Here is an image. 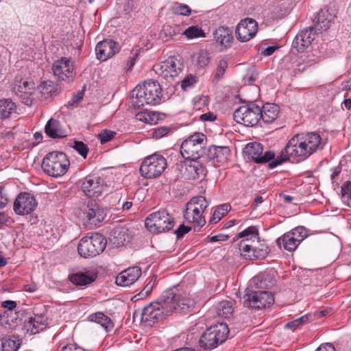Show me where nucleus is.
Returning a JSON list of instances; mask_svg holds the SVG:
<instances>
[{
  "label": "nucleus",
  "mask_w": 351,
  "mask_h": 351,
  "mask_svg": "<svg viewBox=\"0 0 351 351\" xmlns=\"http://www.w3.org/2000/svg\"><path fill=\"white\" fill-rule=\"evenodd\" d=\"M194 307V301L183 297L172 289L164 291L158 300L144 307L141 312L135 311L134 320L137 319L146 327L153 325L172 313H187Z\"/></svg>",
  "instance_id": "f257e3e1"
},
{
  "label": "nucleus",
  "mask_w": 351,
  "mask_h": 351,
  "mask_svg": "<svg viewBox=\"0 0 351 351\" xmlns=\"http://www.w3.org/2000/svg\"><path fill=\"white\" fill-rule=\"evenodd\" d=\"M324 145L321 136L317 132L297 134L288 141L281 155L269 163V168L274 169L287 160L302 162L322 150Z\"/></svg>",
  "instance_id": "f03ea898"
},
{
  "label": "nucleus",
  "mask_w": 351,
  "mask_h": 351,
  "mask_svg": "<svg viewBox=\"0 0 351 351\" xmlns=\"http://www.w3.org/2000/svg\"><path fill=\"white\" fill-rule=\"evenodd\" d=\"M162 90L156 81H145L142 85L136 86L132 92L131 103L135 108H143L145 106L160 104Z\"/></svg>",
  "instance_id": "7ed1b4c3"
},
{
  "label": "nucleus",
  "mask_w": 351,
  "mask_h": 351,
  "mask_svg": "<svg viewBox=\"0 0 351 351\" xmlns=\"http://www.w3.org/2000/svg\"><path fill=\"white\" fill-rule=\"evenodd\" d=\"M69 165V160L64 153L53 151L43 158L41 167L45 174L58 178L67 172Z\"/></svg>",
  "instance_id": "20e7f679"
},
{
  "label": "nucleus",
  "mask_w": 351,
  "mask_h": 351,
  "mask_svg": "<svg viewBox=\"0 0 351 351\" xmlns=\"http://www.w3.org/2000/svg\"><path fill=\"white\" fill-rule=\"evenodd\" d=\"M229 332L226 323L213 325L201 335L198 341L199 346L206 350H213L227 339Z\"/></svg>",
  "instance_id": "39448f33"
},
{
  "label": "nucleus",
  "mask_w": 351,
  "mask_h": 351,
  "mask_svg": "<svg viewBox=\"0 0 351 351\" xmlns=\"http://www.w3.org/2000/svg\"><path fill=\"white\" fill-rule=\"evenodd\" d=\"M208 206V202L203 196L193 197L186 205L184 212L185 221L193 223L195 228H201L206 223L203 213Z\"/></svg>",
  "instance_id": "423d86ee"
},
{
  "label": "nucleus",
  "mask_w": 351,
  "mask_h": 351,
  "mask_svg": "<svg viewBox=\"0 0 351 351\" xmlns=\"http://www.w3.org/2000/svg\"><path fill=\"white\" fill-rule=\"evenodd\" d=\"M206 141V136L202 133L191 135L181 145V155L185 159H199L205 152Z\"/></svg>",
  "instance_id": "0eeeda50"
},
{
  "label": "nucleus",
  "mask_w": 351,
  "mask_h": 351,
  "mask_svg": "<svg viewBox=\"0 0 351 351\" xmlns=\"http://www.w3.org/2000/svg\"><path fill=\"white\" fill-rule=\"evenodd\" d=\"M106 240L99 233H92L90 236L83 237L77 246L79 254L84 258L95 257L106 248Z\"/></svg>",
  "instance_id": "6e6552de"
},
{
  "label": "nucleus",
  "mask_w": 351,
  "mask_h": 351,
  "mask_svg": "<svg viewBox=\"0 0 351 351\" xmlns=\"http://www.w3.org/2000/svg\"><path fill=\"white\" fill-rule=\"evenodd\" d=\"M174 224L173 217L165 209H161L149 215L145 219V226L154 233L169 231L173 228Z\"/></svg>",
  "instance_id": "1a4fd4ad"
},
{
  "label": "nucleus",
  "mask_w": 351,
  "mask_h": 351,
  "mask_svg": "<svg viewBox=\"0 0 351 351\" xmlns=\"http://www.w3.org/2000/svg\"><path fill=\"white\" fill-rule=\"evenodd\" d=\"M167 165V160L162 155L154 154L144 159L140 167V173L145 178H156L162 175Z\"/></svg>",
  "instance_id": "9d476101"
},
{
  "label": "nucleus",
  "mask_w": 351,
  "mask_h": 351,
  "mask_svg": "<svg viewBox=\"0 0 351 351\" xmlns=\"http://www.w3.org/2000/svg\"><path fill=\"white\" fill-rule=\"evenodd\" d=\"M261 107L254 103L240 106L234 114V120L247 127L255 126L261 120Z\"/></svg>",
  "instance_id": "9b49d317"
},
{
  "label": "nucleus",
  "mask_w": 351,
  "mask_h": 351,
  "mask_svg": "<svg viewBox=\"0 0 351 351\" xmlns=\"http://www.w3.org/2000/svg\"><path fill=\"white\" fill-rule=\"evenodd\" d=\"M176 166L180 177L186 180H202L206 175V167L195 159H186L177 162Z\"/></svg>",
  "instance_id": "f8f14e48"
},
{
  "label": "nucleus",
  "mask_w": 351,
  "mask_h": 351,
  "mask_svg": "<svg viewBox=\"0 0 351 351\" xmlns=\"http://www.w3.org/2000/svg\"><path fill=\"white\" fill-rule=\"evenodd\" d=\"M274 302L273 294L267 291H250L243 298V306L252 309L265 308Z\"/></svg>",
  "instance_id": "ddd939ff"
},
{
  "label": "nucleus",
  "mask_w": 351,
  "mask_h": 351,
  "mask_svg": "<svg viewBox=\"0 0 351 351\" xmlns=\"http://www.w3.org/2000/svg\"><path fill=\"white\" fill-rule=\"evenodd\" d=\"M80 210L82 219L91 225L99 226L106 216V210L93 200L83 204Z\"/></svg>",
  "instance_id": "4468645a"
},
{
  "label": "nucleus",
  "mask_w": 351,
  "mask_h": 351,
  "mask_svg": "<svg viewBox=\"0 0 351 351\" xmlns=\"http://www.w3.org/2000/svg\"><path fill=\"white\" fill-rule=\"evenodd\" d=\"M307 235L308 231L304 227L298 226L284 234L276 242L279 246L282 245L285 250L293 252Z\"/></svg>",
  "instance_id": "2eb2a0df"
},
{
  "label": "nucleus",
  "mask_w": 351,
  "mask_h": 351,
  "mask_svg": "<svg viewBox=\"0 0 351 351\" xmlns=\"http://www.w3.org/2000/svg\"><path fill=\"white\" fill-rule=\"evenodd\" d=\"M52 70L59 80L67 82L73 81L76 74L73 61L71 58L62 57L56 60L53 64Z\"/></svg>",
  "instance_id": "dca6fc26"
},
{
  "label": "nucleus",
  "mask_w": 351,
  "mask_h": 351,
  "mask_svg": "<svg viewBox=\"0 0 351 351\" xmlns=\"http://www.w3.org/2000/svg\"><path fill=\"white\" fill-rule=\"evenodd\" d=\"M263 152V147L262 145L256 142L247 144L243 149V153L247 158L258 164L266 163L271 159H275L274 152L267 151L264 154Z\"/></svg>",
  "instance_id": "f3484780"
},
{
  "label": "nucleus",
  "mask_w": 351,
  "mask_h": 351,
  "mask_svg": "<svg viewBox=\"0 0 351 351\" xmlns=\"http://www.w3.org/2000/svg\"><path fill=\"white\" fill-rule=\"evenodd\" d=\"M80 182L82 191L89 197L101 195L106 188L104 180L98 176L90 175L80 180Z\"/></svg>",
  "instance_id": "a211bd4d"
},
{
  "label": "nucleus",
  "mask_w": 351,
  "mask_h": 351,
  "mask_svg": "<svg viewBox=\"0 0 351 351\" xmlns=\"http://www.w3.org/2000/svg\"><path fill=\"white\" fill-rule=\"evenodd\" d=\"M182 69L183 64L180 60L173 58H169L162 62L156 71L160 77L165 79L168 82H171L174 77L178 75Z\"/></svg>",
  "instance_id": "6ab92c4d"
},
{
  "label": "nucleus",
  "mask_w": 351,
  "mask_h": 351,
  "mask_svg": "<svg viewBox=\"0 0 351 351\" xmlns=\"http://www.w3.org/2000/svg\"><path fill=\"white\" fill-rule=\"evenodd\" d=\"M35 86L34 83L29 82L27 79H16V83L13 87V91L25 105L29 106L33 103V93Z\"/></svg>",
  "instance_id": "aec40b11"
},
{
  "label": "nucleus",
  "mask_w": 351,
  "mask_h": 351,
  "mask_svg": "<svg viewBox=\"0 0 351 351\" xmlns=\"http://www.w3.org/2000/svg\"><path fill=\"white\" fill-rule=\"evenodd\" d=\"M37 206L35 197L29 193H21L16 198L13 209L16 215H25L34 210Z\"/></svg>",
  "instance_id": "412c9836"
},
{
  "label": "nucleus",
  "mask_w": 351,
  "mask_h": 351,
  "mask_svg": "<svg viewBox=\"0 0 351 351\" xmlns=\"http://www.w3.org/2000/svg\"><path fill=\"white\" fill-rule=\"evenodd\" d=\"M239 249L241 255L246 259H263L268 254V247L265 245H261L259 248L252 243H247V241L242 240L239 245Z\"/></svg>",
  "instance_id": "4be33fe9"
},
{
  "label": "nucleus",
  "mask_w": 351,
  "mask_h": 351,
  "mask_svg": "<svg viewBox=\"0 0 351 351\" xmlns=\"http://www.w3.org/2000/svg\"><path fill=\"white\" fill-rule=\"evenodd\" d=\"M317 32L315 27H309L302 29L295 37L292 46L299 53L304 52L312 43V41L315 38Z\"/></svg>",
  "instance_id": "5701e85b"
},
{
  "label": "nucleus",
  "mask_w": 351,
  "mask_h": 351,
  "mask_svg": "<svg viewBox=\"0 0 351 351\" xmlns=\"http://www.w3.org/2000/svg\"><path fill=\"white\" fill-rule=\"evenodd\" d=\"M119 51V44L110 39L100 41L95 47L97 58L101 61L107 60L118 53Z\"/></svg>",
  "instance_id": "b1692460"
},
{
  "label": "nucleus",
  "mask_w": 351,
  "mask_h": 351,
  "mask_svg": "<svg viewBox=\"0 0 351 351\" xmlns=\"http://www.w3.org/2000/svg\"><path fill=\"white\" fill-rule=\"evenodd\" d=\"M141 276L139 267H132L121 271L116 278V283L119 286L128 287L134 284Z\"/></svg>",
  "instance_id": "393cba45"
},
{
  "label": "nucleus",
  "mask_w": 351,
  "mask_h": 351,
  "mask_svg": "<svg viewBox=\"0 0 351 351\" xmlns=\"http://www.w3.org/2000/svg\"><path fill=\"white\" fill-rule=\"evenodd\" d=\"M214 39L219 47V51H222L232 46L234 37L230 29L219 27L214 33Z\"/></svg>",
  "instance_id": "a878e982"
},
{
  "label": "nucleus",
  "mask_w": 351,
  "mask_h": 351,
  "mask_svg": "<svg viewBox=\"0 0 351 351\" xmlns=\"http://www.w3.org/2000/svg\"><path fill=\"white\" fill-rule=\"evenodd\" d=\"M258 23H238L236 28L237 39L241 42H247L256 34Z\"/></svg>",
  "instance_id": "bb28decb"
},
{
  "label": "nucleus",
  "mask_w": 351,
  "mask_h": 351,
  "mask_svg": "<svg viewBox=\"0 0 351 351\" xmlns=\"http://www.w3.org/2000/svg\"><path fill=\"white\" fill-rule=\"evenodd\" d=\"M48 325L47 318L43 314L35 315L34 317H30L29 319L25 323L24 326L27 332L32 335L37 334L46 328Z\"/></svg>",
  "instance_id": "cd10ccee"
},
{
  "label": "nucleus",
  "mask_w": 351,
  "mask_h": 351,
  "mask_svg": "<svg viewBox=\"0 0 351 351\" xmlns=\"http://www.w3.org/2000/svg\"><path fill=\"white\" fill-rule=\"evenodd\" d=\"M230 154V149L227 146L211 145L207 149L208 158L217 162H226Z\"/></svg>",
  "instance_id": "c85d7f7f"
},
{
  "label": "nucleus",
  "mask_w": 351,
  "mask_h": 351,
  "mask_svg": "<svg viewBox=\"0 0 351 351\" xmlns=\"http://www.w3.org/2000/svg\"><path fill=\"white\" fill-rule=\"evenodd\" d=\"M97 278V274L90 270L78 271L69 275L70 281L77 286H86L92 283Z\"/></svg>",
  "instance_id": "c756f323"
},
{
  "label": "nucleus",
  "mask_w": 351,
  "mask_h": 351,
  "mask_svg": "<svg viewBox=\"0 0 351 351\" xmlns=\"http://www.w3.org/2000/svg\"><path fill=\"white\" fill-rule=\"evenodd\" d=\"M45 133L52 138H62L66 136V131L59 121L50 119L45 125Z\"/></svg>",
  "instance_id": "7c9ffc66"
},
{
  "label": "nucleus",
  "mask_w": 351,
  "mask_h": 351,
  "mask_svg": "<svg viewBox=\"0 0 351 351\" xmlns=\"http://www.w3.org/2000/svg\"><path fill=\"white\" fill-rule=\"evenodd\" d=\"M261 119L265 123H270L277 119L280 108L276 104H266L261 108Z\"/></svg>",
  "instance_id": "2f4dec72"
},
{
  "label": "nucleus",
  "mask_w": 351,
  "mask_h": 351,
  "mask_svg": "<svg viewBox=\"0 0 351 351\" xmlns=\"http://www.w3.org/2000/svg\"><path fill=\"white\" fill-rule=\"evenodd\" d=\"M128 230L125 228H118L113 230L110 241L117 247L124 245L130 241Z\"/></svg>",
  "instance_id": "473e14b6"
},
{
  "label": "nucleus",
  "mask_w": 351,
  "mask_h": 351,
  "mask_svg": "<svg viewBox=\"0 0 351 351\" xmlns=\"http://www.w3.org/2000/svg\"><path fill=\"white\" fill-rule=\"evenodd\" d=\"M16 105L10 99H0V120L9 118L12 114L16 112Z\"/></svg>",
  "instance_id": "72a5a7b5"
},
{
  "label": "nucleus",
  "mask_w": 351,
  "mask_h": 351,
  "mask_svg": "<svg viewBox=\"0 0 351 351\" xmlns=\"http://www.w3.org/2000/svg\"><path fill=\"white\" fill-rule=\"evenodd\" d=\"M234 302L232 300H223L218 303L216 311L219 317L229 318L234 312Z\"/></svg>",
  "instance_id": "f704fd0d"
},
{
  "label": "nucleus",
  "mask_w": 351,
  "mask_h": 351,
  "mask_svg": "<svg viewBox=\"0 0 351 351\" xmlns=\"http://www.w3.org/2000/svg\"><path fill=\"white\" fill-rule=\"evenodd\" d=\"M180 32V27L179 25L175 23H166L162 25L160 31L159 36L163 41H168L174 36L179 34Z\"/></svg>",
  "instance_id": "c9c22d12"
},
{
  "label": "nucleus",
  "mask_w": 351,
  "mask_h": 351,
  "mask_svg": "<svg viewBox=\"0 0 351 351\" xmlns=\"http://www.w3.org/2000/svg\"><path fill=\"white\" fill-rule=\"evenodd\" d=\"M21 339L16 336L5 337L1 340V351H17L21 345Z\"/></svg>",
  "instance_id": "e433bc0d"
},
{
  "label": "nucleus",
  "mask_w": 351,
  "mask_h": 351,
  "mask_svg": "<svg viewBox=\"0 0 351 351\" xmlns=\"http://www.w3.org/2000/svg\"><path fill=\"white\" fill-rule=\"evenodd\" d=\"M337 17V12L332 8L325 7L317 14L313 22H332Z\"/></svg>",
  "instance_id": "4c0bfd02"
},
{
  "label": "nucleus",
  "mask_w": 351,
  "mask_h": 351,
  "mask_svg": "<svg viewBox=\"0 0 351 351\" xmlns=\"http://www.w3.org/2000/svg\"><path fill=\"white\" fill-rule=\"evenodd\" d=\"M18 319L17 313L10 311L0 314V324L8 329L14 328Z\"/></svg>",
  "instance_id": "58836bf2"
},
{
  "label": "nucleus",
  "mask_w": 351,
  "mask_h": 351,
  "mask_svg": "<svg viewBox=\"0 0 351 351\" xmlns=\"http://www.w3.org/2000/svg\"><path fill=\"white\" fill-rule=\"evenodd\" d=\"M238 237L243 238L247 243L255 242L258 239V230L255 226H250L238 234Z\"/></svg>",
  "instance_id": "ea45409f"
},
{
  "label": "nucleus",
  "mask_w": 351,
  "mask_h": 351,
  "mask_svg": "<svg viewBox=\"0 0 351 351\" xmlns=\"http://www.w3.org/2000/svg\"><path fill=\"white\" fill-rule=\"evenodd\" d=\"M230 209L229 204H222L218 206L213 212V215L209 220L210 223H217L219 220L228 213Z\"/></svg>",
  "instance_id": "a19ab883"
},
{
  "label": "nucleus",
  "mask_w": 351,
  "mask_h": 351,
  "mask_svg": "<svg viewBox=\"0 0 351 351\" xmlns=\"http://www.w3.org/2000/svg\"><path fill=\"white\" fill-rule=\"evenodd\" d=\"M184 35L189 39H193L197 38H204L205 33L202 28L197 26H191L185 29L183 33Z\"/></svg>",
  "instance_id": "79ce46f5"
},
{
  "label": "nucleus",
  "mask_w": 351,
  "mask_h": 351,
  "mask_svg": "<svg viewBox=\"0 0 351 351\" xmlns=\"http://www.w3.org/2000/svg\"><path fill=\"white\" fill-rule=\"evenodd\" d=\"M89 320L99 324H100L103 321H107L106 324H108V327H114L112 320L101 312H97L90 315Z\"/></svg>",
  "instance_id": "37998d69"
},
{
  "label": "nucleus",
  "mask_w": 351,
  "mask_h": 351,
  "mask_svg": "<svg viewBox=\"0 0 351 351\" xmlns=\"http://www.w3.org/2000/svg\"><path fill=\"white\" fill-rule=\"evenodd\" d=\"M228 59L225 58H222L219 60L216 73L215 75V78L217 80H219L223 77L224 73L228 68Z\"/></svg>",
  "instance_id": "c03bdc74"
},
{
  "label": "nucleus",
  "mask_w": 351,
  "mask_h": 351,
  "mask_svg": "<svg viewBox=\"0 0 351 351\" xmlns=\"http://www.w3.org/2000/svg\"><path fill=\"white\" fill-rule=\"evenodd\" d=\"M308 322V319L306 316H302L298 319H294L291 322L286 324L285 327L288 329L295 330L300 326L307 324Z\"/></svg>",
  "instance_id": "a18cd8bd"
},
{
  "label": "nucleus",
  "mask_w": 351,
  "mask_h": 351,
  "mask_svg": "<svg viewBox=\"0 0 351 351\" xmlns=\"http://www.w3.org/2000/svg\"><path fill=\"white\" fill-rule=\"evenodd\" d=\"M72 147L76 150L84 158L87 157L88 152L89 151L87 145L82 141H75L72 145Z\"/></svg>",
  "instance_id": "49530a36"
},
{
  "label": "nucleus",
  "mask_w": 351,
  "mask_h": 351,
  "mask_svg": "<svg viewBox=\"0 0 351 351\" xmlns=\"http://www.w3.org/2000/svg\"><path fill=\"white\" fill-rule=\"evenodd\" d=\"M115 134L116 133L114 132L104 130L98 134L97 137L101 144H105L112 140L114 137Z\"/></svg>",
  "instance_id": "de8ad7c7"
},
{
  "label": "nucleus",
  "mask_w": 351,
  "mask_h": 351,
  "mask_svg": "<svg viewBox=\"0 0 351 351\" xmlns=\"http://www.w3.org/2000/svg\"><path fill=\"white\" fill-rule=\"evenodd\" d=\"M171 130L168 126H162L155 128L152 132V136L155 138H160L166 136Z\"/></svg>",
  "instance_id": "09e8293b"
},
{
  "label": "nucleus",
  "mask_w": 351,
  "mask_h": 351,
  "mask_svg": "<svg viewBox=\"0 0 351 351\" xmlns=\"http://www.w3.org/2000/svg\"><path fill=\"white\" fill-rule=\"evenodd\" d=\"M196 82L195 77L192 75L186 76L181 82V87L186 90L187 88L193 86Z\"/></svg>",
  "instance_id": "8fccbe9b"
},
{
  "label": "nucleus",
  "mask_w": 351,
  "mask_h": 351,
  "mask_svg": "<svg viewBox=\"0 0 351 351\" xmlns=\"http://www.w3.org/2000/svg\"><path fill=\"white\" fill-rule=\"evenodd\" d=\"M174 13L178 15L188 16L191 13V10L185 4H180L175 7Z\"/></svg>",
  "instance_id": "3c124183"
},
{
  "label": "nucleus",
  "mask_w": 351,
  "mask_h": 351,
  "mask_svg": "<svg viewBox=\"0 0 351 351\" xmlns=\"http://www.w3.org/2000/svg\"><path fill=\"white\" fill-rule=\"evenodd\" d=\"M210 62V58L207 53L202 52L197 56V64L200 67L206 66Z\"/></svg>",
  "instance_id": "603ef678"
},
{
  "label": "nucleus",
  "mask_w": 351,
  "mask_h": 351,
  "mask_svg": "<svg viewBox=\"0 0 351 351\" xmlns=\"http://www.w3.org/2000/svg\"><path fill=\"white\" fill-rule=\"evenodd\" d=\"M343 198L351 199V182H346L341 186Z\"/></svg>",
  "instance_id": "864d4df0"
},
{
  "label": "nucleus",
  "mask_w": 351,
  "mask_h": 351,
  "mask_svg": "<svg viewBox=\"0 0 351 351\" xmlns=\"http://www.w3.org/2000/svg\"><path fill=\"white\" fill-rule=\"evenodd\" d=\"M191 230V228L184 226V224L180 225L179 228L176 230L175 233L178 239L183 237V236L188 233Z\"/></svg>",
  "instance_id": "5fc2aeb1"
},
{
  "label": "nucleus",
  "mask_w": 351,
  "mask_h": 351,
  "mask_svg": "<svg viewBox=\"0 0 351 351\" xmlns=\"http://www.w3.org/2000/svg\"><path fill=\"white\" fill-rule=\"evenodd\" d=\"M228 236L223 234H219L213 237H208L206 240L209 242L214 243L218 241H225L228 240Z\"/></svg>",
  "instance_id": "6e6d98bb"
},
{
  "label": "nucleus",
  "mask_w": 351,
  "mask_h": 351,
  "mask_svg": "<svg viewBox=\"0 0 351 351\" xmlns=\"http://www.w3.org/2000/svg\"><path fill=\"white\" fill-rule=\"evenodd\" d=\"M1 306L8 310L6 312H10L16 308V302L12 300H6L2 302Z\"/></svg>",
  "instance_id": "4d7b16f0"
},
{
  "label": "nucleus",
  "mask_w": 351,
  "mask_h": 351,
  "mask_svg": "<svg viewBox=\"0 0 351 351\" xmlns=\"http://www.w3.org/2000/svg\"><path fill=\"white\" fill-rule=\"evenodd\" d=\"M3 191V188L0 186V209H3L8 203V198Z\"/></svg>",
  "instance_id": "13d9d810"
},
{
  "label": "nucleus",
  "mask_w": 351,
  "mask_h": 351,
  "mask_svg": "<svg viewBox=\"0 0 351 351\" xmlns=\"http://www.w3.org/2000/svg\"><path fill=\"white\" fill-rule=\"evenodd\" d=\"M315 351H336L335 346L330 343L322 344Z\"/></svg>",
  "instance_id": "bf43d9fd"
},
{
  "label": "nucleus",
  "mask_w": 351,
  "mask_h": 351,
  "mask_svg": "<svg viewBox=\"0 0 351 351\" xmlns=\"http://www.w3.org/2000/svg\"><path fill=\"white\" fill-rule=\"evenodd\" d=\"M61 351H85L83 348L76 346L75 344H69L64 346Z\"/></svg>",
  "instance_id": "052dcab7"
},
{
  "label": "nucleus",
  "mask_w": 351,
  "mask_h": 351,
  "mask_svg": "<svg viewBox=\"0 0 351 351\" xmlns=\"http://www.w3.org/2000/svg\"><path fill=\"white\" fill-rule=\"evenodd\" d=\"M278 49V46H269L262 51V54L265 56H269Z\"/></svg>",
  "instance_id": "680f3d73"
},
{
  "label": "nucleus",
  "mask_w": 351,
  "mask_h": 351,
  "mask_svg": "<svg viewBox=\"0 0 351 351\" xmlns=\"http://www.w3.org/2000/svg\"><path fill=\"white\" fill-rule=\"evenodd\" d=\"M82 98L81 93L75 95L71 101L68 102L69 106H73L77 104L79 101Z\"/></svg>",
  "instance_id": "e2e57ef3"
},
{
  "label": "nucleus",
  "mask_w": 351,
  "mask_h": 351,
  "mask_svg": "<svg viewBox=\"0 0 351 351\" xmlns=\"http://www.w3.org/2000/svg\"><path fill=\"white\" fill-rule=\"evenodd\" d=\"M200 119L202 121H213L215 119V116L212 113H205L200 116Z\"/></svg>",
  "instance_id": "0e129e2a"
},
{
  "label": "nucleus",
  "mask_w": 351,
  "mask_h": 351,
  "mask_svg": "<svg viewBox=\"0 0 351 351\" xmlns=\"http://www.w3.org/2000/svg\"><path fill=\"white\" fill-rule=\"evenodd\" d=\"M151 289L152 287H147V286L145 287L144 289L138 295H137V296L139 297L138 299L142 298L143 296L148 295V294L151 292ZM135 297H136V295Z\"/></svg>",
  "instance_id": "69168bd1"
},
{
  "label": "nucleus",
  "mask_w": 351,
  "mask_h": 351,
  "mask_svg": "<svg viewBox=\"0 0 351 351\" xmlns=\"http://www.w3.org/2000/svg\"><path fill=\"white\" fill-rule=\"evenodd\" d=\"M38 289L36 285H26L24 286V290L30 293H34Z\"/></svg>",
  "instance_id": "338daca9"
},
{
  "label": "nucleus",
  "mask_w": 351,
  "mask_h": 351,
  "mask_svg": "<svg viewBox=\"0 0 351 351\" xmlns=\"http://www.w3.org/2000/svg\"><path fill=\"white\" fill-rule=\"evenodd\" d=\"M341 168L340 167H337L332 173L331 174V176H330V178L332 180V182H334V180H335V178L339 175V173H341Z\"/></svg>",
  "instance_id": "774afa93"
}]
</instances>
